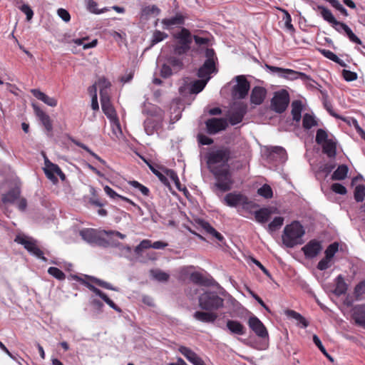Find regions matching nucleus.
<instances>
[{"instance_id": "nucleus-1", "label": "nucleus", "mask_w": 365, "mask_h": 365, "mask_svg": "<svg viewBox=\"0 0 365 365\" xmlns=\"http://www.w3.org/2000/svg\"><path fill=\"white\" fill-rule=\"evenodd\" d=\"M81 238L88 244H95L103 247H114L117 243L113 238L124 239L125 235L118 231L84 228L79 231Z\"/></svg>"}, {"instance_id": "nucleus-2", "label": "nucleus", "mask_w": 365, "mask_h": 365, "mask_svg": "<svg viewBox=\"0 0 365 365\" xmlns=\"http://www.w3.org/2000/svg\"><path fill=\"white\" fill-rule=\"evenodd\" d=\"M306 231L304 227L298 220H294L284 227L282 241L287 248H294L295 246L304 244V237Z\"/></svg>"}, {"instance_id": "nucleus-3", "label": "nucleus", "mask_w": 365, "mask_h": 365, "mask_svg": "<svg viewBox=\"0 0 365 365\" xmlns=\"http://www.w3.org/2000/svg\"><path fill=\"white\" fill-rule=\"evenodd\" d=\"M211 173L215 180L212 190L218 197L221 198L224 192L230 191L232 187L233 180L229 168L223 167L221 169H212Z\"/></svg>"}, {"instance_id": "nucleus-4", "label": "nucleus", "mask_w": 365, "mask_h": 365, "mask_svg": "<svg viewBox=\"0 0 365 365\" xmlns=\"http://www.w3.org/2000/svg\"><path fill=\"white\" fill-rule=\"evenodd\" d=\"M230 158V151L227 148L212 150L206 155L207 165L210 172L212 169L229 168L227 163Z\"/></svg>"}, {"instance_id": "nucleus-5", "label": "nucleus", "mask_w": 365, "mask_h": 365, "mask_svg": "<svg viewBox=\"0 0 365 365\" xmlns=\"http://www.w3.org/2000/svg\"><path fill=\"white\" fill-rule=\"evenodd\" d=\"M173 38L176 41L173 48V53L177 56L187 53L190 49L192 42V35L186 28L182 27L179 31L172 34Z\"/></svg>"}, {"instance_id": "nucleus-6", "label": "nucleus", "mask_w": 365, "mask_h": 365, "mask_svg": "<svg viewBox=\"0 0 365 365\" xmlns=\"http://www.w3.org/2000/svg\"><path fill=\"white\" fill-rule=\"evenodd\" d=\"M199 307L206 311H216L223 307L224 299L215 292H205L199 297Z\"/></svg>"}, {"instance_id": "nucleus-7", "label": "nucleus", "mask_w": 365, "mask_h": 365, "mask_svg": "<svg viewBox=\"0 0 365 365\" xmlns=\"http://www.w3.org/2000/svg\"><path fill=\"white\" fill-rule=\"evenodd\" d=\"M205 57V61L198 69L197 76L200 78L208 82V81L210 79V74L217 72L215 64L217 58L212 48L206 49Z\"/></svg>"}, {"instance_id": "nucleus-8", "label": "nucleus", "mask_w": 365, "mask_h": 365, "mask_svg": "<svg viewBox=\"0 0 365 365\" xmlns=\"http://www.w3.org/2000/svg\"><path fill=\"white\" fill-rule=\"evenodd\" d=\"M289 103V93L286 90L282 89L274 93L271 101V108L276 113H282L287 109Z\"/></svg>"}, {"instance_id": "nucleus-9", "label": "nucleus", "mask_w": 365, "mask_h": 365, "mask_svg": "<svg viewBox=\"0 0 365 365\" xmlns=\"http://www.w3.org/2000/svg\"><path fill=\"white\" fill-rule=\"evenodd\" d=\"M45 168H43L46 177L53 183L58 182L56 175H58L61 180H66V175L62 172L59 166L51 163L48 158H45Z\"/></svg>"}, {"instance_id": "nucleus-10", "label": "nucleus", "mask_w": 365, "mask_h": 365, "mask_svg": "<svg viewBox=\"0 0 365 365\" xmlns=\"http://www.w3.org/2000/svg\"><path fill=\"white\" fill-rule=\"evenodd\" d=\"M73 278L76 279V281L85 284L91 291H92L93 293H95L96 295L100 297L110 307L113 309L114 310L120 312L121 309L119 307H118L113 300H111L106 294L103 292L101 289H98L93 284H90L89 282H86L82 278L77 275L73 276Z\"/></svg>"}, {"instance_id": "nucleus-11", "label": "nucleus", "mask_w": 365, "mask_h": 365, "mask_svg": "<svg viewBox=\"0 0 365 365\" xmlns=\"http://www.w3.org/2000/svg\"><path fill=\"white\" fill-rule=\"evenodd\" d=\"M237 84L232 88V96L239 99L245 98L250 88V83L245 76L235 77Z\"/></svg>"}, {"instance_id": "nucleus-12", "label": "nucleus", "mask_w": 365, "mask_h": 365, "mask_svg": "<svg viewBox=\"0 0 365 365\" xmlns=\"http://www.w3.org/2000/svg\"><path fill=\"white\" fill-rule=\"evenodd\" d=\"M247 106L243 103H235L229 115V122L232 125L241 123L247 113Z\"/></svg>"}, {"instance_id": "nucleus-13", "label": "nucleus", "mask_w": 365, "mask_h": 365, "mask_svg": "<svg viewBox=\"0 0 365 365\" xmlns=\"http://www.w3.org/2000/svg\"><path fill=\"white\" fill-rule=\"evenodd\" d=\"M221 201L226 205L235 207L238 205H245L248 203V198L239 192H230L222 198Z\"/></svg>"}, {"instance_id": "nucleus-14", "label": "nucleus", "mask_w": 365, "mask_h": 365, "mask_svg": "<svg viewBox=\"0 0 365 365\" xmlns=\"http://www.w3.org/2000/svg\"><path fill=\"white\" fill-rule=\"evenodd\" d=\"M207 131L210 135H215L227 128L228 123L225 118H212L205 122Z\"/></svg>"}, {"instance_id": "nucleus-15", "label": "nucleus", "mask_w": 365, "mask_h": 365, "mask_svg": "<svg viewBox=\"0 0 365 365\" xmlns=\"http://www.w3.org/2000/svg\"><path fill=\"white\" fill-rule=\"evenodd\" d=\"M248 325L257 336L262 339L268 337L267 328L257 317H250L248 320Z\"/></svg>"}, {"instance_id": "nucleus-16", "label": "nucleus", "mask_w": 365, "mask_h": 365, "mask_svg": "<svg viewBox=\"0 0 365 365\" xmlns=\"http://www.w3.org/2000/svg\"><path fill=\"white\" fill-rule=\"evenodd\" d=\"M14 241L18 244L22 245L27 251H41V247L38 245V241L31 237L19 235L16 237Z\"/></svg>"}, {"instance_id": "nucleus-17", "label": "nucleus", "mask_w": 365, "mask_h": 365, "mask_svg": "<svg viewBox=\"0 0 365 365\" xmlns=\"http://www.w3.org/2000/svg\"><path fill=\"white\" fill-rule=\"evenodd\" d=\"M186 19V16L181 13H177L174 16L163 19L161 21V24L163 26V29L170 30L174 27L183 25Z\"/></svg>"}, {"instance_id": "nucleus-18", "label": "nucleus", "mask_w": 365, "mask_h": 365, "mask_svg": "<svg viewBox=\"0 0 365 365\" xmlns=\"http://www.w3.org/2000/svg\"><path fill=\"white\" fill-rule=\"evenodd\" d=\"M101 108L104 114L110 119H114L116 117L115 111L110 101L109 94H106L104 91H101Z\"/></svg>"}, {"instance_id": "nucleus-19", "label": "nucleus", "mask_w": 365, "mask_h": 365, "mask_svg": "<svg viewBox=\"0 0 365 365\" xmlns=\"http://www.w3.org/2000/svg\"><path fill=\"white\" fill-rule=\"evenodd\" d=\"M269 158L276 161L277 163H284L287 160L285 149L280 146H274L270 148Z\"/></svg>"}, {"instance_id": "nucleus-20", "label": "nucleus", "mask_w": 365, "mask_h": 365, "mask_svg": "<svg viewBox=\"0 0 365 365\" xmlns=\"http://www.w3.org/2000/svg\"><path fill=\"white\" fill-rule=\"evenodd\" d=\"M168 244L163 241H156L152 242L149 240H143L140 242V243L135 247L134 251H143V250H147L150 248H153L155 250H163L167 247Z\"/></svg>"}, {"instance_id": "nucleus-21", "label": "nucleus", "mask_w": 365, "mask_h": 365, "mask_svg": "<svg viewBox=\"0 0 365 365\" xmlns=\"http://www.w3.org/2000/svg\"><path fill=\"white\" fill-rule=\"evenodd\" d=\"M34 113L38 118L41 120L47 131L52 130V124L48 115L41 110L36 103H32Z\"/></svg>"}, {"instance_id": "nucleus-22", "label": "nucleus", "mask_w": 365, "mask_h": 365, "mask_svg": "<svg viewBox=\"0 0 365 365\" xmlns=\"http://www.w3.org/2000/svg\"><path fill=\"white\" fill-rule=\"evenodd\" d=\"M280 76L291 81L296 80L297 78H300L302 81L311 80V78L304 73L288 68H284L283 72L280 74Z\"/></svg>"}, {"instance_id": "nucleus-23", "label": "nucleus", "mask_w": 365, "mask_h": 365, "mask_svg": "<svg viewBox=\"0 0 365 365\" xmlns=\"http://www.w3.org/2000/svg\"><path fill=\"white\" fill-rule=\"evenodd\" d=\"M193 317L195 319L204 323H213L218 316L215 312L212 311H197L194 313Z\"/></svg>"}, {"instance_id": "nucleus-24", "label": "nucleus", "mask_w": 365, "mask_h": 365, "mask_svg": "<svg viewBox=\"0 0 365 365\" xmlns=\"http://www.w3.org/2000/svg\"><path fill=\"white\" fill-rule=\"evenodd\" d=\"M31 93L38 100L43 102L45 104L51 107H56L57 106V100L55 98L50 97L46 93H43L38 89H31Z\"/></svg>"}, {"instance_id": "nucleus-25", "label": "nucleus", "mask_w": 365, "mask_h": 365, "mask_svg": "<svg viewBox=\"0 0 365 365\" xmlns=\"http://www.w3.org/2000/svg\"><path fill=\"white\" fill-rule=\"evenodd\" d=\"M190 279L194 284L202 286H210L212 282V279L211 277L205 276L199 272H193L190 273Z\"/></svg>"}, {"instance_id": "nucleus-26", "label": "nucleus", "mask_w": 365, "mask_h": 365, "mask_svg": "<svg viewBox=\"0 0 365 365\" xmlns=\"http://www.w3.org/2000/svg\"><path fill=\"white\" fill-rule=\"evenodd\" d=\"M352 318L359 326H365V305L360 304L353 308Z\"/></svg>"}, {"instance_id": "nucleus-27", "label": "nucleus", "mask_w": 365, "mask_h": 365, "mask_svg": "<svg viewBox=\"0 0 365 365\" xmlns=\"http://www.w3.org/2000/svg\"><path fill=\"white\" fill-rule=\"evenodd\" d=\"M226 327L230 333L237 335H244L246 333L245 327L237 320L228 319L226 323Z\"/></svg>"}, {"instance_id": "nucleus-28", "label": "nucleus", "mask_w": 365, "mask_h": 365, "mask_svg": "<svg viewBox=\"0 0 365 365\" xmlns=\"http://www.w3.org/2000/svg\"><path fill=\"white\" fill-rule=\"evenodd\" d=\"M267 91L262 87H255L251 93V102L255 105H260L264 100Z\"/></svg>"}, {"instance_id": "nucleus-29", "label": "nucleus", "mask_w": 365, "mask_h": 365, "mask_svg": "<svg viewBox=\"0 0 365 365\" xmlns=\"http://www.w3.org/2000/svg\"><path fill=\"white\" fill-rule=\"evenodd\" d=\"M162 122L155 120L153 118H148L144 121V129L148 135H153L156 130L162 127Z\"/></svg>"}, {"instance_id": "nucleus-30", "label": "nucleus", "mask_w": 365, "mask_h": 365, "mask_svg": "<svg viewBox=\"0 0 365 365\" xmlns=\"http://www.w3.org/2000/svg\"><path fill=\"white\" fill-rule=\"evenodd\" d=\"M272 211L270 208H261L255 212V217L256 220L261 223H266L271 217Z\"/></svg>"}, {"instance_id": "nucleus-31", "label": "nucleus", "mask_w": 365, "mask_h": 365, "mask_svg": "<svg viewBox=\"0 0 365 365\" xmlns=\"http://www.w3.org/2000/svg\"><path fill=\"white\" fill-rule=\"evenodd\" d=\"M178 351L193 365L200 359L195 352L188 347L181 346L179 347Z\"/></svg>"}, {"instance_id": "nucleus-32", "label": "nucleus", "mask_w": 365, "mask_h": 365, "mask_svg": "<svg viewBox=\"0 0 365 365\" xmlns=\"http://www.w3.org/2000/svg\"><path fill=\"white\" fill-rule=\"evenodd\" d=\"M103 190H104L105 192L106 193V195H108L110 198H113V199L119 198L125 202L130 203L133 206L137 207L138 210H140V207L137 204H135L134 202H133L131 200L128 199V197L122 196L120 195H118L108 185H106L103 187Z\"/></svg>"}, {"instance_id": "nucleus-33", "label": "nucleus", "mask_w": 365, "mask_h": 365, "mask_svg": "<svg viewBox=\"0 0 365 365\" xmlns=\"http://www.w3.org/2000/svg\"><path fill=\"white\" fill-rule=\"evenodd\" d=\"M323 152L327 155L329 158H334L336 154V143L332 140L329 139L322 144Z\"/></svg>"}, {"instance_id": "nucleus-34", "label": "nucleus", "mask_w": 365, "mask_h": 365, "mask_svg": "<svg viewBox=\"0 0 365 365\" xmlns=\"http://www.w3.org/2000/svg\"><path fill=\"white\" fill-rule=\"evenodd\" d=\"M347 284L345 282L344 277L340 274L336 278V287L334 293L336 296L344 294L347 291Z\"/></svg>"}, {"instance_id": "nucleus-35", "label": "nucleus", "mask_w": 365, "mask_h": 365, "mask_svg": "<svg viewBox=\"0 0 365 365\" xmlns=\"http://www.w3.org/2000/svg\"><path fill=\"white\" fill-rule=\"evenodd\" d=\"M326 256L320 260L317 264V269L319 270H325L331 267L334 254L336 252H325Z\"/></svg>"}, {"instance_id": "nucleus-36", "label": "nucleus", "mask_w": 365, "mask_h": 365, "mask_svg": "<svg viewBox=\"0 0 365 365\" xmlns=\"http://www.w3.org/2000/svg\"><path fill=\"white\" fill-rule=\"evenodd\" d=\"M302 104L300 101H294L292 103V115L293 120L299 122L302 118Z\"/></svg>"}, {"instance_id": "nucleus-37", "label": "nucleus", "mask_w": 365, "mask_h": 365, "mask_svg": "<svg viewBox=\"0 0 365 365\" xmlns=\"http://www.w3.org/2000/svg\"><path fill=\"white\" fill-rule=\"evenodd\" d=\"M20 196V190L19 188H14L9 190L6 194L4 195L2 197L3 203L6 204L7 202L13 203Z\"/></svg>"}, {"instance_id": "nucleus-38", "label": "nucleus", "mask_w": 365, "mask_h": 365, "mask_svg": "<svg viewBox=\"0 0 365 365\" xmlns=\"http://www.w3.org/2000/svg\"><path fill=\"white\" fill-rule=\"evenodd\" d=\"M348 167L345 165H339L337 169L333 173L331 179L334 180H344L348 173Z\"/></svg>"}, {"instance_id": "nucleus-39", "label": "nucleus", "mask_w": 365, "mask_h": 365, "mask_svg": "<svg viewBox=\"0 0 365 365\" xmlns=\"http://www.w3.org/2000/svg\"><path fill=\"white\" fill-rule=\"evenodd\" d=\"M323 250V247L322 245V242L314 239L310 240L305 246H304L301 251H322Z\"/></svg>"}, {"instance_id": "nucleus-40", "label": "nucleus", "mask_w": 365, "mask_h": 365, "mask_svg": "<svg viewBox=\"0 0 365 365\" xmlns=\"http://www.w3.org/2000/svg\"><path fill=\"white\" fill-rule=\"evenodd\" d=\"M320 52L324 56L326 57L327 58L338 63L339 65H340L342 67H346V64L344 62V61H342L341 59H340L335 53H334L332 51H329V50H326V49H321L320 50Z\"/></svg>"}, {"instance_id": "nucleus-41", "label": "nucleus", "mask_w": 365, "mask_h": 365, "mask_svg": "<svg viewBox=\"0 0 365 365\" xmlns=\"http://www.w3.org/2000/svg\"><path fill=\"white\" fill-rule=\"evenodd\" d=\"M285 313L288 317H290L297 320L298 322L302 325V327L306 328L309 326V322L299 313H298L294 310H292V309H287L285 312Z\"/></svg>"}, {"instance_id": "nucleus-42", "label": "nucleus", "mask_w": 365, "mask_h": 365, "mask_svg": "<svg viewBox=\"0 0 365 365\" xmlns=\"http://www.w3.org/2000/svg\"><path fill=\"white\" fill-rule=\"evenodd\" d=\"M317 8L319 10H320L321 15L325 21H327L331 25L335 23L336 19H335V17L334 16V15L332 14L329 9L324 7V6H318Z\"/></svg>"}, {"instance_id": "nucleus-43", "label": "nucleus", "mask_w": 365, "mask_h": 365, "mask_svg": "<svg viewBox=\"0 0 365 365\" xmlns=\"http://www.w3.org/2000/svg\"><path fill=\"white\" fill-rule=\"evenodd\" d=\"M202 227L206 231L207 233L215 237L218 241H222L223 239L222 235L218 232L214 227H212L208 222H202Z\"/></svg>"}, {"instance_id": "nucleus-44", "label": "nucleus", "mask_w": 365, "mask_h": 365, "mask_svg": "<svg viewBox=\"0 0 365 365\" xmlns=\"http://www.w3.org/2000/svg\"><path fill=\"white\" fill-rule=\"evenodd\" d=\"M207 83V81L202 80L201 78L200 80L195 81L191 84L190 92L192 93H196V94L199 93L200 92H201L204 89V88L205 87Z\"/></svg>"}, {"instance_id": "nucleus-45", "label": "nucleus", "mask_w": 365, "mask_h": 365, "mask_svg": "<svg viewBox=\"0 0 365 365\" xmlns=\"http://www.w3.org/2000/svg\"><path fill=\"white\" fill-rule=\"evenodd\" d=\"M284 218L282 217H276L269 224H268L267 229L269 232H274L282 226Z\"/></svg>"}, {"instance_id": "nucleus-46", "label": "nucleus", "mask_w": 365, "mask_h": 365, "mask_svg": "<svg viewBox=\"0 0 365 365\" xmlns=\"http://www.w3.org/2000/svg\"><path fill=\"white\" fill-rule=\"evenodd\" d=\"M302 125L305 129H310L313 126L317 125V123L313 115L309 113H305L303 117Z\"/></svg>"}, {"instance_id": "nucleus-47", "label": "nucleus", "mask_w": 365, "mask_h": 365, "mask_svg": "<svg viewBox=\"0 0 365 365\" xmlns=\"http://www.w3.org/2000/svg\"><path fill=\"white\" fill-rule=\"evenodd\" d=\"M354 294L356 300H361L363 299V297L365 294V280L360 282L356 285Z\"/></svg>"}, {"instance_id": "nucleus-48", "label": "nucleus", "mask_w": 365, "mask_h": 365, "mask_svg": "<svg viewBox=\"0 0 365 365\" xmlns=\"http://www.w3.org/2000/svg\"><path fill=\"white\" fill-rule=\"evenodd\" d=\"M148 166L149 167L152 173L158 178V179L160 180L162 183L167 186L170 185V181L168 179V178L164 174L158 170L153 164L148 163Z\"/></svg>"}, {"instance_id": "nucleus-49", "label": "nucleus", "mask_w": 365, "mask_h": 365, "mask_svg": "<svg viewBox=\"0 0 365 365\" xmlns=\"http://www.w3.org/2000/svg\"><path fill=\"white\" fill-rule=\"evenodd\" d=\"M168 63L170 66H171L173 68L175 71L180 70L183 66L182 60L173 56L168 58Z\"/></svg>"}, {"instance_id": "nucleus-50", "label": "nucleus", "mask_w": 365, "mask_h": 365, "mask_svg": "<svg viewBox=\"0 0 365 365\" xmlns=\"http://www.w3.org/2000/svg\"><path fill=\"white\" fill-rule=\"evenodd\" d=\"M150 274L154 279L159 282H167L170 278L168 274L159 269L151 270Z\"/></svg>"}, {"instance_id": "nucleus-51", "label": "nucleus", "mask_w": 365, "mask_h": 365, "mask_svg": "<svg viewBox=\"0 0 365 365\" xmlns=\"http://www.w3.org/2000/svg\"><path fill=\"white\" fill-rule=\"evenodd\" d=\"M168 37V35L166 33L160 31L159 30H155L153 34V36H152V39H151V45L153 46V45L163 41L164 39L167 38Z\"/></svg>"}, {"instance_id": "nucleus-52", "label": "nucleus", "mask_w": 365, "mask_h": 365, "mask_svg": "<svg viewBox=\"0 0 365 365\" xmlns=\"http://www.w3.org/2000/svg\"><path fill=\"white\" fill-rule=\"evenodd\" d=\"M149 113L150 115H151L150 118H153V117H155V120L163 123L164 119V112L161 108L156 106H153L151 108Z\"/></svg>"}, {"instance_id": "nucleus-53", "label": "nucleus", "mask_w": 365, "mask_h": 365, "mask_svg": "<svg viewBox=\"0 0 365 365\" xmlns=\"http://www.w3.org/2000/svg\"><path fill=\"white\" fill-rule=\"evenodd\" d=\"M85 277L87 279H88L89 280H91L92 282H94L95 284H96L97 285H98L103 288L110 289V290H115V289L113 288L112 287V285L108 282H106L105 281H103V280L96 278L94 277H91V276H88V275H86Z\"/></svg>"}, {"instance_id": "nucleus-54", "label": "nucleus", "mask_w": 365, "mask_h": 365, "mask_svg": "<svg viewBox=\"0 0 365 365\" xmlns=\"http://www.w3.org/2000/svg\"><path fill=\"white\" fill-rule=\"evenodd\" d=\"M48 273L58 280H64L66 279V274L64 272L55 267H49Z\"/></svg>"}, {"instance_id": "nucleus-55", "label": "nucleus", "mask_w": 365, "mask_h": 365, "mask_svg": "<svg viewBox=\"0 0 365 365\" xmlns=\"http://www.w3.org/2000/svg\"><path fill=\"white\" fill-rule=\"evenodd\" d=\"M112 124V130L113 134L117 138H120L123 136V132L121 130L120 124L117 118L110 120Z\"/></svg>"}, {"instance_id": "nucleus-56", "label": "nucleus", "mask_w": 365, "mask_h": 365, "mask_svg": "<svg viewBox=\"0 0 365 365\" xmlns=\"http://www.w3.org/2000/svg\"><path fill=\"white\" fill-rule=\"evenodd\" d=\"M160 12V10L155 6H148L142 9V16H148L150 15L158 16Z\"/></svg>"}, {"instance_id": "nucleus-57", "label": "nucleus", "mask_w": 365, "mask_h": 365, "mask_svg": "<svg viewBox=\"0 0 365 365\" xmlns=\"http://www.w3.org/2000/svg\"><path fill=\"white\" fill-rule=\"evenodd\" d=\"M365 197V186L359 185L354 190V198L357 202H362Z\"/></svg>"}, {"instance_id": "nucleus-58", "label": "nucleus", "mask_w": 365, "mask_h": 365, "mask_svg": "<svg viewBox=\"0 0 365 365\" xmlns=\"http://www.w3.org/2000/svg\"><path fill=\"white\" fill-rule=\"evenodd\" d=\"M257 193L267 199L271 198L272 197V190L268 185H262L260 188L258 189Z\"/></svg>"}, {"instance_id": "nucleus-59", "label": "nucleus", "mask_w": 365, "mask_h": 365, "mask_svg": "<svg viewBox=\"0 0 365 365\" xmlns=\"http://www.w3.org/2000/svg\"><path fill=\"white\" fill-rule=\"evenodd\" d=\"M327 132L323 129H318L316 134V142L317 144L322 145L329 140Z\"/></svg>"}, {"instance_id": "nucleus-60", "label": "nucleus", "mask_w": 365, "mask_h": 365, "mask_svg": "<svg viewBox=\"0 0 365 365\" xmlns=\"http://www.w3.org/2000/svg\"><path fill=\"white\" fill-rule=\"evenodd\" d=\"M86 2L87 4L88 9L89 10V11H91L92 13L99 14L103 13L105 11H107L106 8H104L103 9H101V10H98L97 9L98 4L93 0H86Z\"/></svg>"}, {"instance_id": "nucleus-61", "label": "nucleus", "mask_w": 365, "mask_h": 365, "mask_svg": "<svg viewBox=\"0 0 365 365\" xmlns=\"http://www.w3.org/2000/svg\"><path fill=\"white\" fill-rule=\"evenodd\" d=\"M97 86L100 89V98L101 97V91H104L106 94H108V89L110 86V83L106 78H100L97 83Z\"/></svg>"}, {"instance_id": "nucleus-62", "label": "nucleus", "mask_w": 365, "mask_h": 365, "mask_svg": "<svg viewBox=\"0 0 365 365\" xmlns=\"http://www.w3.org/2000/svg\"><path fill=\"white\" fill-rule=\"evenodd\" d=\"M165 174H166V177L168 178H170L173 182H175L176 187L180 190V180H179V178H178V175L176 174V173L175 171H173V170H170V169H166L165 171Z\"/></svg>"}, {"instance_id": "nucleus-63", "label": "nucleus", "mask_w": 365, "mask_h": 365, "mask_svg": "<svg viewBox=\"0 0 365 365\" xmlns=\"http://www.w3.org/2000/svg\"><path fill=\"white\" fill-rule=\"evenodd\" d=\"M346 34V35L347 36V37L349 38V39L353 42V43H355L356 44H359V45H361L362 44V42L360 40L359 38H358L354 33L353 31H351V29L349 28V27H346V29L345 30V31L344 32Z\"/></svg>"}, {"instance_id": "nucleus-64", "label": "nucleus", "mask_w": 365, "mask_h": 365, "mask_svg": "<svg viewBox=\"0 0 365 365\" xmlns=\"http://www.w3.org/2000/svg\"><path fill=\"white\" fill-rule=\"evenodd\" d=\"M346 34V35L347 36V37L349 38V39L353 42V43H355L356 44H359V45H361L362 44V42L360 40L359 38H358L354 33L353 31H351V29L349 28V27H346V29L345 30V31L344 32Z\"/></svg>"}]
</instances>
